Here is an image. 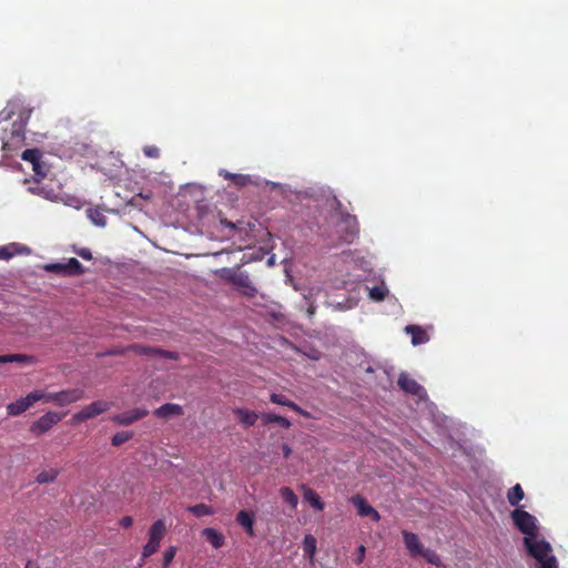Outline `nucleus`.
Segmentation results:
<instances>
[{"instance_id": "1", "label": "nucleus", "mask_w": 568, "mask_h": 568, "mask_svg": "<svg viewBox=\"0 0 568 568\" xmlns=\"http://www.w3.org/2000/svg\"><path fill=\"white\" fill-rule=\"evenodd\" d=\"M524 545L528 555L538 561V568H558L557 559L551 555L552 548L544 538L524 537Z\"/></svg>"}, {"instance_id": "2", "label": "nucleus", "mask_w": 568, "mask_h": 568, "mask_svg": "<svg viewBox=\"0 0 568 568\" xmlns=\"http://www.w3.org/2000/svg\"><path fill=\"white\" fill-rule=\"evenodd\" d=\"M1 150L3 151V158L10 156L13 152L19 150L24 143V130H22V125H17V122L12 124V129L8 135L7 132L3 133ZM4 165V159L0 161V166Z\"/></svg>"}, {"instance_id": "3", "label": "nucleus", "mask_w": 568, "mask_h": 568, "mask_svg": "<svg viewBox=\"0 0 568 568\" xmlns=\"http://www.w3.org/2000/svg\"><path fill=\"white\" fill-rule=\"evenodd\" d=\"M339 243L351 244L358 236L359 227L356 216L341 213V220L336 225Z\"/></svg>"}, {"instance_id": "4", "label": "nucleus", "mask_w": 568, "mask_h": 568, "mask_svg": "<svg viewBox=\"0 0 568 568\" xmlns=\"http://www.w3.org/2000/svg\"><path fill=\"white\" fill-rule=\"evenodd\" d=\"M511 519L516 528L525 535V537H537V519L535 516L524 509H515L511 511Z\"/></svg>"}, {"instance_id": "5", "label": "nucleus", "mask_w": 568, "mask_h": 568, "mask_svg": "<svg viewBox=\"0 0 568 568\" xmlns=\"http://www.w3.org/2000/svg\"><path fill=\"white\" fill-rule=\"evenodd\" d=\"M166 534V526L163 519L155 520L149 530V540L142 550V558H148L160 548L161 540Z\"/></svg>"}, {"instance_id": "6", "label": "nucleus", "mask_w": 568, "mask_h": 568, "mask_svg": "<svg viewBox=\"0 0 568 568\" xmlns=\"http://www.w3.org/2000/svg\"><path fill=\"white\" fill-rule=\"evenodd\" d=\"M63 417L64 414L48 412L30 425V433L40 437L51 430Z\"/></svg>"}, {"instance_id": "7", "label": "nucleus", "mask_w": 568, "mask_h": 568, "mask_svg": "<svg viewBox=\"0 0 568 568\" xmlns=\"http://www.w3.org/2000/svg\"><path fill=\"white\" fill-rule=\"evenodd\" d=\"M110 403L105 400H95L87 406H84L80 412L75 413L71 422L73 424L82 423L87 419L93 418L95 416L101 415L102 413L110 409Z\"/></svg>"}, {"instance_id": "8", "label": "nucleus", "mask_w": 568, "mask_h": 568, "mask_svg": "<svg viewBox=\"0 0 568 568\" xmlns=\"http://www.w3.org/2000/svg\"><path fill=\"white\" fill-rule=\"evenodd\" d=\"M41 395L29 393L26 397H21L14 403H10L7 406L8 415L10 416H19L26 410H28L34 403L39 402Z\"/></svg>"}, {"instance_id": "9", "label": "nucleus", "mask_w": 568, "mask_h": 568, "mask_svg": "<svg viewBox=\"0 0 568 568\" xmlns=\"http://www.w3.org/2000/svg\"><path fill=\"white\" fill-rule=\"evenodd\" d=\"M352 504L356 507L357 513L361 517H371L373 521L378 523L381 520V515L378 511L373 508L366 499L356 495L351 498Z\"/></svg>"}, {"instance_id": "10", "label": "nucleus", "mask_w": 568, "mask_h": 568, "mask_svg": "<svg viewBox=\"0 0 568 568\" xmlns=\"http://www.w3.org/2000/svg\"><path fill=\"white\" fill-rule=\"evenodd\" d=\"M148 414H149V412L146 409L134 408L132 410L124 412V413L113 416L112 420L118 425L129 426V425L144 418L145 416H148Z\"/></svg>"}, {"instance_id": "11", "label": "nucleus", "mask_w": 568, "mask_h": 568, "mask_svg": "<svg viewBox=\"0 0 568 568\" xmlns=\"http://www.w3.org/2000/svg\"><path fill=\"white\" fill-rule=\"evenodd\" d=\"M233 286L244 296L254 297L257 293L256 287L250 280V276L240 272L236 277H233Z\"/></svg>"}, {"instance_id": "12", "label": "nucleus", "mask_w": 568, "mask_h": 568, "mask_svg": "<svg viewBox=\"0 0 568 568\" xmlns=\"http://www.w3.org/2000/svg\"><path fill=\"white\" fill-rule=\"evenodd\" d=\"M55 397V405L63 407L82 399L84 392L80 388L67 389L57 392Z\"/></svg>"}, {"instance_id": "13", "label": "nucleus", "mask_w": 568, "mask_h": 568, "mask_svg": "<svg viewBox=\"0 0 568 568\" xmlns=\"http://www.w3.org/2000/svg\"><path fill=\"white\" fill-rule=\"evenodd\" d=\"M402 535H403L404 544H405L409 555L412 557L419 556L423 552L424 547H423L422 542L419 541L418 536L416 534L407 531V530H403Z\"/></svg>"}, {"instance_id": "14", "label": "nucleus", "mask_w": 568, "mask_h": 568, "mask_svg": "<svg viewBox=\"0 0 568 568\" xmlns=\"http://www.w3.org/2000/svg\"><path fill=\"white\" fill-rule=\"evenodd\" d=\"M397 384L400 389L410 395H420L424 392V388L406 373L398 376Z\"/></svg>"}, {"instance_id": "15", "label": "nucleus", "mask_w": 568, "mask_h": 568, "mask_svg": "<svg viewBox=\"0 0 568 568\" xmlns=\"http://www.w3.org/2000/svg\"><path fill=\"white\" fill-rule=\"evenodd\" d=\"M236 523L242 526L246 534L251 537L255 535L254 532V513L247 510H240L236 515Z\"/></svg>"}, {"instance_id": "16", "label": "nucleus", "mask_w": 568, "mask_h": 568, "mask_svg": "<svg viewBox=\"0 0 568 568\" xmlns=\"http://www.w3.org/2000/svg\"><path fill=\"white\" fill-rule=\"evenodd\" d=\"M270 400L273 403V404H277V405H282V406H287L290 407L291 409H293L294 412L305 416V417H310V413L304 410L303 408H301L297 404H295L294 402L290 400L287 397H285L284 395L282 394H276V393H273L270 395Z\"/></svg>"}, {"instance_id": "17", "label": "nucleus", "mask_w": 568, "mask_h": 568, "mask_svg": "<svg viewBox=\"0 0 568 568\" xmlns=\"http://www.w3.org/2000/svg\"><path fill=\"white\" fill-rule=\"evenodd\" d=\"M154 415L160 418H169L173 415H183V408L179 404L166 403L154 410Z\"/></svg>"}, {"instance_id": "18", "label": "nucleus", "mask_w": 568, "mask_h": 568, "mask_svg": "<svg viewBox=\"0 0 568 568\" xmlns=\"http://www.w3.org/2000/svg\"><path fill=\"white\" fill-rule=\"evenodd\" d=\"M406 333L410 334L412 336V344L413 345H420L426 342H428V335L420 326L417 325H407L405 327Z\"/></svg>"}, {"instance_id": "19", "label": "nucleus", "mask_w": 568, "mask_h": 568, "mask_svg": "<svg viewBox=\"0 0 568 568\" xmlns=\"http://www.w3.org/2000/svg\"><path fill=\"white\" fill-rule=\"evenodd\" d=\"M202 536L216 549L221 548L225 542L223 534L219 532L214 528L203 529Z\"/></svg>"}, {"instance_id": "20", "label": "nucleus", "mask_w": 568, "mask_h": 568, "mask_svg": "<svg viewBox=\"0 0 568 568\" xmlns=\"http://www.w3.org/2000/svg\"><path fill=\"white\" fill-rule=\"evenodd\" d=\"M234 414L245 427L253 426L258 419V415L255 412L245 408H235Z\"/></svg>"}, {"instance_id": "21", "label": "nucleus", "mask_w": 568, "mask_h": 568, "mask_svg": "<svg viewBox=\"0 0 568 568\" xmlns=\"http://www.w3.org/2000/svg\"><path fill=\"white\" fill-rule=\"evenodd\" d=\"M304 489V499L310 503V505L316 509V510H323L325 507L324 501L321 499V497L316 494L315 490L312 488H308L306 486H302Z\"/></svg>"}, {"instance_id": "22", "label": "nucleus", "mask_w": 568, "mask_h": 568, "mask_svg": "<svg viewBox=\"0 0 568 568\" xmlns=\"http://www.w3.org/2000/svg\"><path fill=\"white\" fill-rule=\"evenodd\" d=\"M261 419L264 425L276 423L285 429H288L292 426V423L286 417L272 413H263L261 415Z\"/></svg>"}, {"instance_id": "23", "label": "nucleus", "mask_w": 568, "mask_h": 568, "mask_svg": "<svg viewBox=\"0 0 568 568\" xmlns=\"http://www.w3.org/2000/svg\"><path fill=\"white\" fill-rule=\"evenodd\" d=\"M2 363L34 364L36 357L26 354L1 355Z\"/></svg>"}, {"instance_id": "24", "label": "nucleus", "mask_w": 568, "mask_h": 568, "mask_svg": "<svg viewBox=\"0 0 568 568\" xmlns=\"http://www.w3.org/2000/svg\"><path fill=\"white\" fill-rule=\"evenodd\" d=\"M524 497L525 493L519 484H516L507 491V500L511 506H518Z\"/></svg>"}, {"instance_id": "25", "label": "nucleus", "mask_w": 568, "mask_h": 568, "mask_svg": "<svg viewBox=\"0 0 568 568\" xmlns=\"http://www.w3.org/2000/svg\"><path fill=\"white\" fill-rule=\"evenodd\" d=\"M280 495L282 497V499L292 508V509H296L297 505H298V498L296 496V494L293 491L292 488L290 487H282L280 489Z\"/></svg>"}, {"instance_id": "26", "label": "nucleus", "mask_w": 568, "mask_h": 568, "mask_svg": "<svg viewBox=\"0 0 568 568\" xmlns=\"http://www.w3.org/2000/svg\"><path fill=\"white\" fill-rule=\"evenodd\" d=\"M186 510L191 514H193L195 517H204V516H211L214 514V509L206 505V504H196L194 506H189Z\"/></svg>"}, {"instance_id": "27", "label": "nucleus", "mask_w": 568, "mask_h": 568, "mask_svg": "<svg viewBox=\"0 0 568 568\" xmlns=\"http://www.w3.org/2000/svg\"><path fill=\"white\" fill-rule=\"evenodd\" d=\"M20 252L21 247L16 243L0 246V260L8 261L16 256L17 254H19Z\"/></svg>"}, {"instance_id": "28", "label": "nucleus", "mask_w": 568, "mask_h": 568, "mask_svg": "<svg viewBox=\"0 0 568 568\" xmlns=\"http://www.w3.org/2000/svg\"><path fill=\"white\" fill-rule=\"evenodd\" d=\"M88 217L91 220V222L100 227H104L106 225V217L103 214V212L99 209H89L87 211Z\"/></svg>"}, {"instance_id": "29", "label": "nucleus", "mask_w": 568, "mask_h": 568, "mask_svg": "<svg viewBox=\"0 0 568 568\" xmlns=\"http://www.w3.org/2000/svg\"><path fill=\"white\" fill-rule=\"evenodd\" d=\"M65 267L67 275H81L85 271L82 264L75 257L69 258L65 263Z\"/></svg>"}, {"instance_id": "30", "label": "nucleus", "mask_w": 568, "mask_h": 568, "mask_svg": "<svg viewBox=\"0 0 568 568\" xmlns=\"http://www.w3.org/2000/svg\"><path fill=\"white\" fill-rule=\"evenodd\" d=\"M58 475H59V470H57V469H53V468L44 469L38 474L36 480L39 484H48V483L54 481L55 478L58 477Z\"/></svg>"}, {"instance_id": "31", "label": "nucleus", "mask_w": 568, "mask_h": 568, "mask_svg": "<svg viewBox=\"0 0 568 568\" xmlns=\"http://www.w3.org/2000/svg\"><path fill=\"white\" fill-rule=\"evenodd\" d=\"M388 294V290L385 285H376L372 288H369V298L375 302H382L385 300L386 295Z\"/></svg>"}, {"instance_id": "32", "label": "nucleus", "mask_w": 568, "mask_h": 568, "mask_svg": "<svg viewBox=\"0 0 568 568\" xmlns=\"http://www.w3.org/2000/svg\"><path fill=\"white\" fill-rule=\"evenodd\" d=\"M303 550L306 556L311 559L314 557L316 551V539L312 535H306L303 540Z\"/></svg>"}, {"instance_id": "33", "label": "nucleus", "mask_w": 568, "mask_h": 568, "mask_svg": "<svg viewBox=\"0 0 568 568\" xmlns=\"http://www.w3.org/2000/svg\"><path fill=\"white\" fill-rule=\"evenodd\" d=\"M221 175L226 180H231L235 185L241 186V187L245 186L250 182V176L243 175V174L224 172V173H221Z\"/></svg>"}, {"instance_id": "34", "label": "nucleus", "mask_w": 568, "mask_h": 568, "mask_svg": "<svg viewBox=\"0 0 568 568\" xmlns=\"http://www.w3.org/2000/svg\"><path fill=\"white\" fill-rule=\"evenodd\" d=\"M419 556L424 557L426 559V561L432 565H435L437 567L443 566V561H442L439 555L432 549L424 548L423 552Z\"/></svg>"}, {"instance_id": "35", "label": "nucleus", "mask_w": 568, "mask_h": 568, "mask_svg": "<svg viewBox=\"0 0 568 568\" xmlns=\"http://www.w3.org/2000/svg\"><path fill=\"white\" fill-rule=\"evenodd\" d=\"M133 437V433L131 432H119L113 435L111 439L112 446L119 447L122 444L129 442Z\"/></svg>"}, {"instance_id": "36", "label": "nucleus", "mask_w": 568, "mask_h": 568, "mask_svg": "<svg viewBox=\"0 0 568 568\" xmlns=\"http://www.w3.org/2000/svg\"><path fill=\"white\" fill-rule=\"evenodd\" d=\"M21 158L36 166L40 160V152L37 149H27L22 152Z\"/></svg>"}, {"instance_id": "37", "label": "nucleus", "mask_w": 568, "mask_h": 568, "mask_svg": "<svg viewBox=\"0 0 568 568\" xmlns=\"http://www.w3.org/2000/svg\"><path fill=\"white\" fill-rule=\"evenodd\" d=\"M43 270L50 273H57L60 275H67L65 263H50L43 265Z\"/></svg>"}, {"instance_id": "38", "label": "nucleus", "mask_w": 568, "mask_h": 568, "mask_svg": "<svg viewBox=\"0 0 568 568\" xmlns=\"http://www.w3.org/2000/svg\"><path fill=\"white\" fill-rule=\"evenodd\" d=\"M239 273H240V271H236L234 268H229V267L221 268L217 272V274L221 278H223L224 281L229 282L232 285H233L232 278L236 277Z\"/></svg>"}, {"instance_id": "39", "label": "nucleus", "mask_w": 568, "mask_h": 568, "mask_svg": "<svg viewBox=\"0 0 568 568\" xmlns=\"http://www.w3.org/2000/svg\"><path fill=\"white\" fill-rule=\"evenodd\" d=\"M133 349L140 355L154 356L159 353V347H151L144 345H134Z\"/></svg>"}, {"instance_id": "40", "label": "nucleus", "mask_w": 568, "mask_h": 568, "mask_svg": "<svg viewBox=\"0 0 568 568\" xmlns=\"http://www.w3.org/2000/svg\"><path fill=\"white\" fill-rule=\"evenodd\" d=\"M176 554V547L170 546L163 554V567L168 568Z\"/></svg>"}, {"instance_id": "41", "label": "nucleus", "mask_w": 568, "mask_h": 568, "mask_svg": "<svg viewBox=\"0 0 568 568\" xmlns=\"http://www.w3.org/2000/svg\"><path fill=\"white\" fill-rule=\"evenodd\" d=\"M143 153L145 156L151 159H158L160 156V150L155 145H146L143 148Z\"/></svg>"}, {"instance_id": "42", "label": "nucleus", "mask_w": 568, "mask_h": 568, "mask_svg": "<svg viewBox=\"0 0 568 568\" xmlns=\"http://www.w3.org/2000/svg\"><path fill=\"white\" fill-rule=\"evenodd\" d=\"M32 394L41 395L40 400H43L45 403H54L55 404L57 393H45L43 390H34V392H32Z\"/></svg>"}, {"instance_id": "43", "label": "nucleus", "mask_w": 568, "mask_h": 568, "mask_svg": "<svg viewBox=\"0 0 568 568\" xmlns=\"http://www.w3.org/2000/svg\"><path fill=\"white\" fill-rule=\"evenodd\" d=\"M32 110L31 109H23L19 113V123L17 125H22V130H24V126L31 115Z\"/></svg>"}, {"instance_id": "44", "label": "nucleus", "mask_w": 568, "mask_h": 568, "mask_svg": "<svg viewBox=\"0 0 568 568\" xmlns=\"http://www.w3.org/2000/svg\"><path fill=\"white\" fill-rule=\"evenodd\" d=\"M158 355L172 361L179 359V354L176 352L165 351L162 348H159Z\"/></svg>"}, {"instance_id": "45", "label": "nucleus", "mask_w": 568, "mask_h": 568, "mask_svg": "<svg viewBox=\"0 0 568 568\" xmlns=\"http://www.w3.org/2000/svg\"><path fill=\"white\" fill-rule=\"evenodd\" d=\"M75 253L85 261H91L93 258L90 248L83 247L75 251Z\"/></svg>"}, {"instance_id": "46", "label": "nucleus", "mask_w": 568, "mask_h": 568, "mask_svg": "<svg viewBox=\"0 0 568 568\" xmlns=\"http://www.w3.org/2000/svg\"><path fill=\"white\" fill-rule=\"evenodd\" d=\"M365 555H366V548L364 545H361L357 548L355 564H357V565L362 564L364 561Z\"/></svg>"}, {"instance_id": "47", "label": "nucleus", "mask_w": 568, "mask_h": 568, "mask_svg": "<svg viewBox=\"0 0 568 568\" xmlns=\"http://www.w3.org/2000/svg\"><path fill=\"white\" fill-rule=\"evenodd\" d=\"M132 524H133V519H132V517H131V516H124V517H122V518H121V520H120V525H121L122 527H124V528H129V527H131V526H132Z\"/></svg>"}, {"instance_id": "48", "label": "nucleus", "mask_w": 568, "mask_h": 568, "mask_svg": "<svg viewBox=\"0 0 568 568\" xmlns=\"http://www.w3.org/2000/svg\"><path fill=\"white\" fill-rule=\"evenodd\" d=\"M283 453L285 457H288L291 454V448L287 445L283 446Z\"/></svg>"}, {"instance_id": "49", "label": "nucleus", "mask_w": 568, "mask_h": 568, "mask_svg": "<svg viewBox=\"0 0 568 568\" xmlns=\"http://www.w3.org/2000/svg\"><path fill=\"white\" fill-rule=\"evenodd\" d=\"M221 223L226 225L230 229H235V225L232 222H229L226 220H222Z\"/></svg>"}, {"instance_id": "50", "label": "nucleus", "mask_w": 568, "mask_h": 568, "mask_svg": "<svg viewBox=\"0 0 568 568\" xmlns=\"http://www.w3.org/2000/svg\"><path fill=\"white\" fill-rule=\"evenodd\" d=\"M26 568H40L36 562L28 561Z\"/></svg>"}, {"instance_id": "51", "label": "nucleus", "mask_w": 568, "mask_h": 568, "mask_svg": "<svg viewBox=\"0 0 568 568\" xmlns=\"http://www.w3.org/2000/svg\"><path fill=\"white\" fill-rule=\"evenodd\" d=\"M308 313L312 315L314 314V310L312 307L308 308Z\"/></svg>"}]
</instances>
